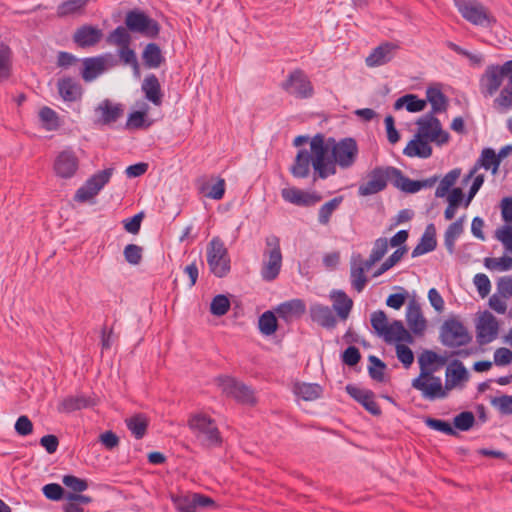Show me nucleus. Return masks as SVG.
<instances>
[{
    "instance_id": "f257e3e1",
    "label": "nucleus",
    "mask_w": 512,
    "mask_h": 512,
    "mask_svg": "<svg viewBox=\"0 0 512 512\" xmlns=\"http://www.w3.org/2000/svg\"><path fill=\"white\" fill-rule=\"evenodd\" d=\"M359 153L354 138L346 137L339 141L334 138H325L316 134L309 141V149H300L290 167L295 178H306L310 173V166L318 178L326 179L336 173V165L341 169H349L354 165Z\"/></svg>"
},
{
    "instance_id": "f03ea898",
    "label": "nucleus",
    "mask_w": 512,
    "mask_h": 512,
    "mask_svg": "<svg viewBox=\"0 0 512 512\" xmlns=\"http://www.w3.org/2000/svg\"><path fill=\"white\" fill-rule=\"evenodd\" d=\"M480 91L485 97H491L499 91L494 99V108L506 113L512 109V60L503 64H490L479 79Z\"/></svg>"
},
{
    "instance_id": "7ed1b4c3",
    "label": "nucleus",
    "mask_w": 512,
    "mask_h": 512,
    "mask_svg": "<svg viewBox=\"0 0 512 512\" xmlns=\"http://www.w3.org/2000/svg\"><path fill=\"white\" fill-rule=\"evenodd\" d=\"M370 322L376 334L382 337L387 343L413 342V337L404 327V324L400 320H394L389 323L386 313L382 310L373 312L370 317Z\"/></svg>"
},
{
    "instance_id": "20e7f679",
    "label": "nucleus",
    "mask_w": 512,
    "mask_h": 512,
    "mask_svg": "<svg viewBox=\"0 0 512 512\" xmlns=\"http://www.w3.org/2000/svg\"><path fill=\"white\" fill-rule=\"evenodd\" d=\"M188 426L202 446L214 447L221 445V433L215 420L210 416L203 413L194 414L190 417Z\"/></svg>"
},
{
    "instance_id": "39448f33",
    "label": "nucleus",
    "mask_w": 512,
    "mask_h": 512,
    "mask_svg": "<svg viewBox=\"0 0 512 512\" xmlns=\"http://www.w3.org/2000/svg\"><path fill=\"white\" fill-rule=\"evenodd\" d=\"M265 245L260 274L264 281L270 282L275 280L280 274L283 257L280 239L277 236H267L265 238Z\"/></svg>"
},
{
    "instance_id": "423d86ee",
    "label": "nucleus",
    "mask_w": 512,
    "mask_h": 512,
    "mask_svg": "<svg viewBox=\"0 0 512 512\" xmlns=\"http://www.w3.org/2000/svg\"><path fill=\"white\" fill-rule=\"evenodd\" d=\"M454 4L461 16L473 25L490 27L496 23L489 9L478 0H454Z\"/></svg>"
},
{
    "instance_id": "0eeeda50",
    "label": "nucleus",
    "mask_w": 512,
    "mask_h": 512,
    "mask_svg": "<svg viewBox=\"0 0 512 512\" xmlns=\"http://www.w3.org/2000/svg\"><path fill=\"white\" fill-rule=\"evenodd\" d=\"M114 168H106L91 175L84 184L77 189L74 200L78 203H94L96 196L109 183Z\"/></svg>"
},
{
    "instance_id": "6e6552de",
    "label": "nucleus",
    "mask_w": 512,
    "mask_h": 512,
    "mask_svg": "<svg viewBox=\"0 0 512 512\" xmlns=\"http://www.w3.org/2000/svg\"><path fill=\"white\" fill-rule=\"evenodd\" d=\"M440 338L442 344L450 348L465 346L472 340L468 329L455 318L447 319L443 323L440 329Z\"/></svg>"
},
{
    "instance_id": "1a4fd4ad",
    "label": "nucleus",
    "mask_w": 512,
    "mask_h": 512,
    "mask_svg": "<svg viewBox=\"0 0 512 512\" xmlns=\"http://www.w3.org/2000/svg\"><path fill=\"white\" fill-rule=\"evenodd\" d=\"M207 262L210 271L219 278H222L230 271V258L224 243L214 237L207 247Z\"/></svg>"
},
{
    "instance_id": "9d476101",
    "label": "nucleus",
    "mask_w": 512,
    "mask_h": 512,
    "mask_svg": "<svg viewBox=\"0 0 512 512\" xmlns=\"http://www.w3.org/2000/svg\"><path fill=\"white\" fill-rule=\"evenodd\" d=\"M418 129L416 134L430 142L442 145L448 142L449 134L442 129L439 119L432 113L420 117L417 121Z\"/></svg>"
},
{
    "instance_id": "9b49d317",
    "label": "nucleus",
    "mask_w": 512,
    "mask_h": 512,
    "mask_svg": "<svg viewBox=\"0 0 512 512\" xmlns=\"http://www.w3.org/2000/svg\"><path fill=\"white\" fill-rule=\"evenodd\" d=\"M127 29L143 36L155 38L160 31L159 24L140 11H129L125 18Z\"/></svg>"
},
{
    "instance_id": "f8f14e48",
    "label": "nucleus",
    "mask_w": 512,
    "mask_h": 512,
    "mask_svg": "<svg viewBox=\"0 0 512 512\" xmlns=\"http://www.w3.org/2000/svg\"><path fill=\"white\" fill-rule=\"evenodd\" d=\"M411 385L421 392L424 399L435 400L447 396V390L443 387L441 378L434 376V374L429 376L419 375L412 380Z\"/></svg>"
},
{
    "instance_id": "ddd939ff",
    "label": "nucleus",
    "mask_w": 512,
    "mask_h": 512,
    "mask_svg": "<svg viewBox=\"0 0 512 512\" xmlns=\"http://www.w3.org/2000/svg\"><path fill=\"white\" fill-rule=\"evenodd\" d=\"M80 160L72 149L59 152L53 162V171L61 179H71L79 169Z\"/></svg>"
},
{
    "instance_id": "4468645a",
    "label": "nucleus",
    "mask_w": 512,
    "mask_h": 512,
    "mask_svg": "<svg viewBox=\"0 0 512 512\" xmlns=\"http://www.w3.org/2000/svg\"><path fill=\"white\" fill-rule=\"evenodd\" d=\"M392 168L377 167L373 169L368 176L367 182L359 186L358 194L360 196H369L384 190L387 186V181H393L392 173H390Z\"/></svg>"
},
{
    "instance_id": "2eb2a0df",
    "label": "nucleus",
    "mask_w": 512,
    "mask_h": 512,
    "mask_svg": "<svg viewBox=\"0 0 512 512\" xmlns=\"http://www.w3.org/2000/svg\"><path fill=\"white\" fill-rule=\"evenodd\" d=\"M499 334V323L489 311L482 312L476 321V338L480 345L489 344Z\"/></svg>"
},
{
    "instance_id": "dca6fc26",
    "label": "nucleus",
    "mask_w": 512,
    "mask_h": 512,
    "mask_svg": "<svg viewBox=\"0 0 512 512\" xmlns=\"http://www.w3.org/2000/svg\"><path fill=\"white\" fill-rule=\"evenodd\" d=\"M115 64L116 60L111 54L86 58L83 61L82 78L86 82H91L101 75L107 67H112Z\"/></svg>"
},
{
    "instance_id": "f3484780",
    "label": "nucleus",
    "mask_w": 512,
    "mask_h": 512,
    "mask_svg": "<svg viewBox=\"0 0 512 512\" xmlns=\"http://www.w3.org/2000/svg\"><path fill=\"white\" fill-rule=\"evenodd\" d=\"M94 114L98 124L110 125L123 116L124 106L121 103L104 99L95 107Z\"/></svg>"
},
{
    "instance_id": "a211bd4d",
    "label": "nucleus",
    "mask_w": 512,
    "mask_h": 512,
    "mask_svg": "<svg viewBox=\"0 0 512 512\" xmlns=\"http://www.w3.org/2000/svg\"><path fill=\"white\" fill-rule=\"evenodd\" d=\"M285 90L297 98H308L313 94V87L307 76L297 70L289 75L288 80L284 84Z\"/></svg>"
},
{
    "instance_id": "6ab92c4d",
    "label": "nucleus",
    "mask_w": 512,
    "mask_h": 512,
    "mask_svg": "<svg viewBox=\"0 0 512 512\" xmlns=\"http://www.w3.org/2000/svg\"><path fill=\"white\" fill-rule=\"evenodd\" d=\"M373 266H368V261L363 260L361 254H353L350 261V280L352 287L357 292H362L368 281L365 272Z\"/></svg>"
},
{
    "instance_id": "aec40b11",
    "label": "nucleus",
    "mask_w": 512,
    "mask_h": 512,
    "mask_svg": "<svg viewBox=\"0 0 512 512\" xmlns=\"http://www.w3.org/2000/svg\"><path fill=\"white\" fill-rule=\"evenodd\" d=\"M281 196L286 202L302 207L314 206L322 199L316 192H307L295 187L282 189Z\"/></svg>"
},
{
    "instance_id": "412c9836",
    "label": "nucleus",
    "mask_w": 512,
    "mask_h": 512,
    "mask_svg": "<svg viewBox=\"0 0 512 512\" xmlns=\"http://www.w3.org/2000/svg\"><path fill=\"white\" fill-rule=\"evenodd\" d=\"M399 46L392 42H384L374 48L366 57L368 67H379L392 61L398 51Z\"/></svg>"
},
{
    "instance_id": "4be33fe9",
    "label": "nucleus",
    "mask_w": 512,
    "mask_h": 512,
    "mask_svg": "<svg viewBox=\"0 0 512 512\" xmlns=\"http://www.w3.org/2000/svg\"><path fill=\"white\" fill-rule=\"evenodd\" d=\"M346 391L372 415L378 416L381 414V409L375 401V395L372 391L354 385H347Z\"/></svg>"
},
{
    "instance_id": "5701e85b",
    "label": "nucleus",
    "mask_w": 512,
    "mask_h": 512,
    "mask_svg": "<svg viewBox=\"0 0 512 512\" xmlns=\"http://www.w3.org/2000/svg\"><path fill=\"white\" fill-rule=\"evenodd\" d=\"M406 322L410 330L416 335H421L426 330L427 321L423 316L420 304L416 300L409 301L407 305Z\"/></svg>"
},
{
    "instance_id": "b1692460",
    "label": "nucleus",
    "mask_w": 512,
    "mask_h": 512,
    "mask_svg": "<svg viewBox=\"0 0 512 512\" xmlns=\"http://www.w3.org/2000/svg\"><path fill=\"white\" fill-rule=\"evenodd\" d=\"M309 312L312 321L324 328L332 329L337 324L333 310L327 305L314 303L310 306Z\"/></svg>"
},
{
    "instance_id": "393cba45",
    "label": "nucleus",
    "mask_w": 512,
    "mask_h": 512,
    "mask_svg": "<svg viewBox=\"0 0 512 512\" xmlns=\"http://www.w3.org/2000/svg\"><path fill=\"white\" fill-rule=\"evenodd\" d=\"M500 162L497 158V154L492 148H484L481 155L474 167L470 170L468 175L465 177L464 182H468L477 173L480 168L486 170L492 169L493 173H496L499 168Z\"/></svg>"
},
{
    "instance_id": "a878e982",
    "label": "nucleus",
    "mask_w": 512,
    "mask_h": 512,
    "mask_svg": "<svg viewBox=\"0 0 512 512\" xmlns=\"http://www.w3.org/2000/svg\"><path fill=\"white\" fill-rule=\"evenodd\" d=\"M418 364L420 374L429 376L434 374L442 365L445 364V359L440 357L436 352L431 350L423 351L418 357Z\"/></svg>"
},
{
    "instance_id": "bb28decb",
    "label": "nucleus",
    "mask_w": 512,
    "mask_h": 512,
    "mask_svg": "<svg viewBox=\"0 0 512 512\" xmlns=\"http://www.w3.org/2000/svg\"><path fill=\"white\" fill-rule=\"evenodd\" d=\"M468 380V371L459 360H453L446 368L445 389L452 390L461 382Z\"/></svg>"
},
{
    "instance_id": "cd10ccee",
    "label": "nucleus",
    "mask_w": 512,
    "mask_h": 512,
    "mask_svg": "<svg viewBox=\"0 0 512 512\" xmlns=\"http://www.w3.org/2000/svg\"><path fill=\"white\" fill-rule=\"evenodd\" d=\"M141 90L145 98L154 104L160 106L163 100V93L158 78L154 74L147 75L141 85Z\"/></svg>"
},
{
    "instance_id": "c85d7f7f",
    "label": "nucleus",
    "mask_w": 512,
    "mask_h": 512,
    "mask_svg": "<svg viewBox=\"0 0 512 512\" xmlns=\"http://www.w3.org/2000/svg\"><path fill=\"white\" fill-rule=\"evenodd\" d=\"M430 143V141L415 134L413 139L407 143L403 150V154L411 158H429L432 155V147Z\"/></svg>"
},
{
    "instance_id": "c756f323",
    "label": "nucleus",
    "mask_w": 512,
    "mask_h": 512,
    "mask_svg": "<svg viewBox=\"0 0 512 512\" xmlns=\"http://www.w3.org/2000/svg\"><path fill=\"white\" fill-rule=\"evenodd\" d=\"M102 37L100 29L84 25L76 30L73 39L74 42L80 47H90L97 44Z\"/></svg>"
},
{
    "instance_id": "7c9ffc66",
    "label": "nucleus",
    "mask_w": 512,
    "mask_h": 512,
    "mask_svg": "<svg viewBox=\"0 0 512 512\" xmlns=\"http://www.w3.org/2000/svg\"><path fill=\"white\" fill-rule=\"evenodd\" d=\"M330 299L333 302V309L341 320H346L353 307V300L342 290L330 292Z\"/></svg>"
},
{
    "instance_id": "2f4dec72",
    "label": "nucleus",
    "mask_w": 512,
    "mask_h": 512,
    "mask_svg": "<svg viewBox=\"0 0 512 512\" xmlns=\"http://www.w3.org/2000/svg\"><path fill=\"white\" fill-rule=\"evenodd\" d=\"M197 189L207 198L220 200L225 194V180L218 178L216 183L211 184L209 180L202 177L197 180Z\"/></svg>"
},
{
    "instance_id": "473e14b6",
    "label": "nucleus",
    "mask_w": 512,
    "mask_h": 512,
    "mask_svg": "<svg viewBox=\"0 0 512 512\" xmlns=\"http://www.w3.org/2000/svg\"><path fill=\"white\" fill-rule=\"evenodd\" d=\"M437 246L436 231L433 224H429L423 233L420 242L413 249L411 256L419 257L423 254L433 251Z\"/></svg>"
},
{
    "instance_id": "72a5a7b5",
    "label": "nucleus",
    "mask_w": 512,
    "mask_h": 512,
    "mask_svg": "<svg viewBox=\"0 0 512 512\" xmlns=\"http://www.w3.org/2000/svg\"><path fill=\"white\" fill-rule=\"evenodd\" d=\"M94 405L93 399L85 395L79 394L68 396L60 403L58 410L60 412L70 413L76 410L87 408Z\"/></svg>"
},
{
    "instance_id": "f704fd0d",
    "label": "nucleus",
    "mask_w": 512,
    "mask_h": 512,
    "mask_svg": "<svg viewBox=\"0 0 512 512\" xmlns=\"http://www.w3.org/2000/svg\"><path fill=\"white\" fill-rule=\"evenodd\" d=\"M293 393L304 401H314L321 397L323 388L316 383H295Z\"/></svg>"
},
{
    "instance_id": "c9c22d12",
    "label": "nucleus",
    "mask_w": 512,
    "mask_h": 512,
    "mask_svg": "<svg viewBox=\"0 0 512 512\" xmlns=\"http://www.w3.org/2000/svg\"><path fill=\"white\" fill-rule=\"evenodd\" d=\"M57 86L64 101L73 102L81 96V86L71 78L60 79Z\"/></svg>"
},
{
    "instance_id": "e433bc0d",
    "label": "nucleus",
    "mask_w": 512,
    "mask_h": 512,
    "mask_svg": "<svg viewBox=\"0 0 512 512\" xmlns=\"http://www.w3.org/2000/svg\"><path fill=\"white\" fill-rule=\"evenodd\" d=\"M142 59L146 67L156 69L165 61L160 47L155 43H149L143 50Z\"/></svg>"
},
{
    "instance_id": "4c0bfd02",
    "label": "nucleus",
    "mask_w": 512,
    "mask_h": 512,
    "mask_svg": "<svg viewBox=\"0 0 512 512\" xmlns=\"http://www.w3.org/2000/svg\"><path fill=\"white\" fill-rule=\"evenodd\" d=\"M390 173H392L394 186L400 188L402 191L407 193H416L421 190L420 181L409 179L404 176L399 169L393 167L390 170Z\"/></svg>"
},
{
    "instance_id": "58836bf2",
    "label": "nucleus",
    "mask_w": 512,
    "mask_h": 512,
    "mask_svg": "<svg viewBox=\"0 0 512 512\" xmlns=\"http://www.w3.org/2000/svg\"><path fill=\"white\" fill-rule=\"evenodd\" d=\"M306 311L305 303L300 299H294L282 303L277 308V313L280 317L288 319L292 317H300Z\"/></svg>"
},
{
    "instance_id": "ea45409f",
    "label": "nucleus",
    "mask_w": 512,
    "mask_h": 512,
    "mask_svg": "<svg viewBox=\"0 0 512 512\" xmlns=\"http://www.w3.org/2000/svg\"><path fill=\"white\" fill-rule=\"evenodd\" d=\"M465 217H460L455 222L451 223L444 234V245L449 253L454 252L455 242L457 238L463 233Z\"/></svg>"
},
{
    "instance_id": "a19ab883",
    "label": "nucleus",
    "mask_w": 512,
    "mask_h": 512,
    "mask_svg": "<svg viewBox=\"0 0 512 512\" xmlns=\"http://www.w3.org/2000/svg\"><path fill=\"white\" fill-rule=\"evenodd\" d=\"M427 100L432 106L431 113L444 112L447 109V99L440 89L435 87H429L426 91Z\"/></svg>"
},
{
    "instance_id": "79ce46f5",
    "label": "nucleus",
    "mask_w": 512,
    "mask_h": 512,
    "mask_svg": "<svg viewBox=\"0 0 512 512\" xmlns=\"http://www.w3.org/2000/svg\"><path fill=\"white\" fill-rule=\"evenodd\" d=\"M89 0H66L57 8L58 17H66L81 13Z\"/></svg>"
},
{
    "instance_id": "37998d69",
    "label": "nucleus",
    "mask_w": 512,
    "mask_h": 512,
    "mask_svg": "<svg viewBox=\"0 0 512 512\" xmlns=\"http://www.w3.org/2000/svg\"><path fill=\"white\" fill-rule=\"evenodd\" d=\"M461 174V170L460 169H453L451 170L450 172H448L444 178L440 181L438 187L436 188V191H435V196L437 198H443L445 197L451 187L456 183V181L458 180L459 176Z\"/></svg>"
},
{
    "instance_id": "c03bdc74",
    "label": "nucleus",
    "mask_w": 512,
    "mask_h": 512,
    "mask_svg": "<svg viewBox=\"0 0 512 512\" xmlns=\"http://www.w3.org/2000/svg\"><path fill=\"white\" fill-rule=\"evenodd\" d=\"M12 69V52L8 46L0 45V82L9 78Z\"/></svg>"
},
{
    "instance_id": "a18cd8bd",
    "label": "nucleus",
    "mask_w": 512,
    "mask_h": 512,
    "mask_svg": "<svg viewBox=\"0 0 512 512\" xmlns=\"http://www.w3.org/2000/svg\"><path fill=\"white\" fill-rule=\"evenodd\" d=\"M343 198L341 196L335 197L322 205L318 212V221L322 225H327L330 221L331 215L340 206Z\"/></svg>"
},
{
    "instance_id": "49530a36",
    "label": "nucleus",
    "mask_w": 512,
    "mask_h": 512,
    "mask_svg": "<svg viewBox=\"0 0 512 512\" xmlns=\"http://www.w3.org/2000/svg\"><path fill=\"white\" fill-rule=\"evenodd\" d=\"M241 383L242 382H239L235 378L230 376H220L216 379V384L222 391V393L232 398H234Z\"/></svg>"
},
{
    "instance_id": "de8ad7c7",
    "label": "nucleus",
    "mask_w": 512,
    "mask_h": 512,
    "mask_svg": "<svg viewBox=\"0 0 512 512\" xmlns=\"http://www.w3.org/2000/svg\"><path fill=\"white\" fill-rule=\"evenodd\" d=\"M388 250V240L387 238H378L375 240L373 244L372 251L370 253L368 261V266H374L377 262H379Z\"/></svg>"
},
{
    "instance_id": "09e8293b",
    "label": "nucleus",
    "mask_w": 512,
    "mask_h": 512,
    "mask_svg": "<svg viewBox=\"0 0 512 512\" xmlns=\"http://www.w3.org/2000/svg\"><path fill=\"white\" fill-rule=\"evenodd\" d=\"M258 325L263 335L270 336L277 330V319L273 312L266 311L260 316Z\"/></svg>"
},
{
    "instance_id": "8fccbe9b",
    "label": "nucleus",
    "mask_w": 512,
    "mask_h": 512,
    "mask_svg": "<svg viewBox=\"0 0 512 512\" xmlns=\"http://www.w3.org/2000/svg\"><path fill=\"white\" fill-rule=\"evenodd\" d=\"M486 268L495 271H509L512 269V257L502 256L499 258L488 257L484 260Z\"/></svg>"
},
{
    "instance_id": "3c124183",
    "label": "nucleus",
    "mask_w": 512,
    "mask_h": 512,
    "mask_svg": "<svg viewBox=\"0 0 512 512\" xmlns=\"http://www.w3.org/2000/svg\"><path fill=\"white\" fill-rule=\"evenodd\" d=\"M126 424L136 439H141L145 435L147 429V421L143 416L137 415L131 417L126 420Z\"/></svg>"
},
{
    "instance_id": "603ef678",
    "label": "nucleus",
    "mask_w": 512,
    "mask_h": 512,
    "mask_svg": "<svg viewBox=\"0 0 512 512\" xmlns=\"http://www.w3.org/2000/svg\"><path fill=\"white\" fill-rule=\"evenodd\" d=\"M447 47L457 54L466 57L472 66L480 67L484 62V56L481 53L470 52L453 42H448Z\"/></svg>"
},
{
    "instance_id": "864d4df0",
    "label": "nucleus",
    "mask_w": 512,
    "mask_h": 512,
    "mask_svg": "<svg viewBox=\"0 0 512 512\" xmlns=\"http://www.w3.org/2000/svg\"><path fill=\"white\" fill-rule=\"evenodd\" d=\"M107 40L110 44L123 47L130 44L131 36L126 28L119 26L109 34Z\"/></svg>"
},
{
    "instance_id": "5fc2aeb1",
    "label": "nucleus",
    "mask_w": 512,
    "mask_h": 512,
    "mask_svg": "<svg viewBox=\"0 0 512 512\" xmlns=\"http://www.w3.org/2000/svg\"><path fill=\"white\" fill-rule=\"evenodd\" d=\"M230 309V301L225 295H217L210 304V312L215 316H223Z\"/></svg>"
},
{
    "instance_id": "6e6d98bb",
    "label": "nucleus",
    "mask_w": 512,
    "mask_h": 512,
    "mask_svg": "<svg viewBox=\"0 0 512 512\" xmlns=\"http://www.w3.org/2000/svg\"><path fill=\"white\" fill-rule=\"evenodd\" d=\"M495 238L501 242L507 252L512 253V225H503L497 228Z\"/></svg>"
},
{
    "instance_id": "4d7b16f0",
    "label": "nucleus",
    "mask_w": 512,
    "mask_h": 512,
    "mask_svg": "<svg viewBox=\"0 0 512 512\" xmlns=\"http://www.w3.org/2000/svg\"><path fill=\"white\" fill-rule=\"evenodd\" d=\"M118 55L125 65H130L133 68L136 75L139 74V63L136 53L129 47V45L120 47Z\"/></svg>"
},
{
    "instance_id": "13d9d810",
    "label": "nucleus",
    "mask_w": 512,
    "mask_h": 512,
    "mask_svg": "<svg viewBox=\"0 0 512 512\" xmlns=\"http://www.w3.org/2000/svg\"><path fill=\"white\" fill-rule=\"evenodd\" d=\"M454 426L460 431H468L475 423V416L470 411H464L454 417Z\"/></svg>"
},
{
    "instance_id": "bf43d9fd",
    "label": "nucleus",
    "mask_w": 512,
    "mask_h": 512,
    "mask_svg": "<svg viewBox=\"0 0 512 512\" xmlns=\"http://www.w3.org/2000/svg\"><path fill=\"white\" fill-rule=\"evenodd\" d=\"M491 405L503 415H512V395L494 397Z\"/></svg>"
},
{
    "instance_id": "052dcab7",
    "label": "nucleus",
    "mask_w": 512,
    "mask_h": 512,
    "mask_svg": "<svg viewBox=\"0 0 512 512\" xmlns=\"http://www.w3.org/2000/svg\"><path fill=\"white\" fill-rule=\"evenodd\" d=\"M369 362L371 365L369 366V375L372 379L382 382L384 380V370L386 365L376 356H369Z\"/></svg>"
},
{
    "instance_id": "680f3d73",
    "label": "nucleus",
    "mask_w": 512,
    "mask_h": 512,
    "mask_svg": "<svg viewBox=\"0 0 512 512\" xmlns=\"http://www.w3.org/2000/svg\"><path fill=\"white\" fill-rule=\"evenodd\" d=\"M424 422L429 428H431L433 430L442 432L447 435H456L457 434L455 429L447 421L427 417V418H425Z\"/></svg>"
},
{
    "instance_id": "e2e57ef3",
    "label": "nucleus",
    "mask_w": 512,
    "mask_h": 512,
    "mask_svg": "<svg viewBox=\"0 0 512 512\" xmlns=\"http://www.w3.org/2000/svg\"><path fill=\"white\" fill-rule=\"evenodd\" d=\"M142 247L136 244H128L123 251L125 260L131 265H138L142 260Z\"/></svg>"
},
{
    "instance_id": "0e129e2a",
    "label": "nucleus",
    "mask_w": 512,
    "mask_h": 512,
    "mask_svg": "<svg viewBox=\"0 0 512 512\" xmlns=\"http://www.w3.org/2000/svg\"><path fill=\"white\" fill-rule=\"evenodd\" d=\"M39 118L48 130H53L58 126L57 113L49 107L40 109Z\"/></svg>"
},
{
    "instance_id": "69168bd1",
    "label": "nucleus",
    "mask_w": 512,
    "mask_h": 512,
    "mask_svg": "<svg viewBox=\"0 0 512 512\" xmlns=\"http://www.w3.org/2000/svg\"><path fill=\"white\" fill-rule=\"evenodd\" d=\"M193 495H186V496H176L172 498V501L175 505V508L179 512H196Z\"/></svg>"
},
{
    "instance_id": "338daca9",
    "label": "nucleus",
    "mask_w": 512,
    "mask_h": 512,
    "mask_svg": "<svg viewBox=\"0 0 512 512\" xmlns=\"http://www.w3.org/2000/svg\"><path fill=\"white\" fill-rule=\"evenodd\" d=\"M62 482L66 487L77 493L83 492L88 488V483L86 480L73 475H65L62 479Z\"/></svg>"
},
{
    "instance_id": "774afa93",
    "label": "nucleus",
    "mask_w": 512,
    "mask_h": 512,
    "mask_svg": "<svg viewBox=\"0 0 512 512\" xmlns=\"http://www.w3.org/2000/svg\"><path fill=\"white\" fill-rule=\"evenodd\" d=\"M234 399L243 404L253 405L256 403L253 390L243 383H241L239 389L237 390Z\"/></svg>"
}]
</instances>
